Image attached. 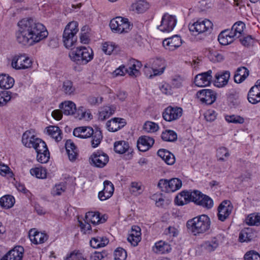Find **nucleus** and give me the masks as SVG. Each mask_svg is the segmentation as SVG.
Wrapping results in <instances>:
<instances>
[{"label": "nucleus", "mask_w": 260, "mask_h": 260, "mask_svg": "<svg viewBox=\"0 0 260 260\" xmlns=\"http://www.w3.org/2000/svg\"><path fill=\"white\" fill-rule=\"evenodd\" d=\"M16 40L19 44L31 46L46 38L48 32L41 23L32 18L23 19L18 23Z\"/></svg>", "instance_id": "nucleus-1"}, {"label": "nucleus", "mask_w": 260, "mask_h": 260, "mask_svg": "<svg viewBox=\"0 0 260 260\" xmlns=\"http://www.w3.org/2000/svg\"><path fill=\"white\" fill-rule=\"evenodd\" d=\"M210 224V218L207 215L203 214L189 220L186 223V226L194 235H197L208 231Z\"/></svg>", "instance_id": "nucleus-2"}, {"label": "nucleus", "mask_w": 260, "mask_h": 260, "mask_svg": "<svg viewBox=\"0 0 260 260\" xmlns=\"http://www.w3.org/2000/svg\"><path fill=\"white\" fill-rule=\"evenodd\" d=\"M93 51L89 47H79L69 53L71 59L78 65H85L93 58Z\"/></svg>", "instance_id": "nucleus-3"}, {"label": "nucleus", "mask_w": 260, "mask_h": 260, "mask_svg": "<svg viewBox=\"0 0 260 260\" xmlns=\"http://www.w3.org/2000/svg\"><path fill=\"white\" fill-rule=\"evenodd\" d=\"M22 143L28 148H34L36 152L49 151L46 143L36 138L30 131H26L22 135Z\"/></svg>", "instance_id": "nucleus-4"}, {"label": "nucleus", "mask_w": 260, "mask_h": 260, "mask_svg": "<svg viewBox=\"0 0 260 260\" xmlns=\"http://www.w3.org/2000/svg\"><path fill=\"white\" fill-rule=\"evenodd\" d=\"M78 26V22L74 21L66 25L63 33L62 40L67 48H72L76 43L77 37L76 35L79 30Z\"/></svg>", "instance_id": "nucleus-5"}, {"label": "nucleus", "mask_w": 260, "mask_h": 260, "mask_svg": "<svg viewBox=\"0 0 260 260\" xmlns=\"http://www.w3.org/2000/svg\"><path fill=\"white\" fill-rule=\"evenodd\" d=\"M110 26L113 31L119 34L128 32L132 28V25L128 19L121 17H117L112 19Z\"/></svg>", "instance_id": "nucleus-6"}, {"label": "nucleus", "mask_w": 260, "mask_h": 260, "mask_svg": "<svg viewBox=\"0 0 260 260\" xmlns=\"http://www.w3.org/2000/svg\"><path fill=\"white\" fill-rule=\"evenodd\" d=\"M193 197L192 202L196 205L200 206L206 209H211L214 205L213 200L208 196L202 193L200 191L194 190L192 191Z\"/></svg>", "instance_id": "nucleus-7"}, {"label": "nucleus", "mask_w": 260, "mask_h": 260, "mask_svg": "<svg viewBox=\"0 0 260 260\" xmlns=\"http://www.w3.org/2000/svg\"><path fill=\"white\" fill-rule=\"evenodd\" d=\"M213 24L208 19L197 21L192 24L189 25V29L192 35L196 36L205 31H210L212 29Z\"/></svg>", "instance_id": "nucleus-8"}, {"label": "nucleus", "mask_w": 260, "mask_h": 260, "mask_svg": "<svg viewBox=\"0 0 260 260\" xmlns=\"http://www.w3.org/2000/svg\"><path fill=\"white\" fill-rule=\"evenodd\" d=\"M32 61L25 55L14 56L12 60L11 66L17 70H25L31 67Z\"/></svg>", "instance_id": "nucleus-9"}, {"label": "nucleus", "mask_w": 260, "mask_h": 260, "mask_svg": "<svg viewBox=\"0 0 260 260\" xmlns=\"http://www.w3.org/2000/svg\"><path fill=\"white\" fill-rule=\"evenodd\" d=\"M109 161L108 155L102 151L93 153L89 157L90 164L97 168H103Z\"/></svg>", "instance_id": "nucleus-10"}, {"label": "nucleus", "mask_w": 260, "mask_h": 260, "mask_svg": "<svg viewBox=\"0 0 260 260\" xmlns=\"http://www.w3.org/2000/svg\"><path fill=\"white\" fill-rule=\"evenodd\" d=\"M177 19L175 16L165 14L161 19V24L157 28L162 32L171 31L176 25Z\"/></svg>", "instance_id": "nucleus-11"}, {"label": "nucleus", "mask_w": 260, "mask_h": 260, "mask_svg": "<svg viewBox=\"0 0 260 260\" xmlns=\"http://www.w3.org/2000/svg\"><path fill=\"white\" fill-rule=\"evenodd\" d=\"M233 206L229 200L222 201L218 207V219L221 221H224L228 219L232 213Z\"/></svg>", "instance_id": "nucleus-12"}, {"label": "nucleus", "mask_w": 260, "mask_h": 260, "mask_svg": "<svg viewBox=\"0 0 260 260\" xmlns=\"http://www.w3.org/2000/svg\"><path fill=\"white\" fill-rule=\"evenodd\" d=\"M198 98L202 104L211 105L216 100V93L211 89H203L197 93Z\"/></svg>", "instance_id": "nucleus-13"}, {"label": "nucleus", "mask_w": 260, "mask_h": 260, "mask_svg": "<svg viewBox=\"0 0 260 260\" xmlns=\"http://www.w3.org/2000/svg\"><path fill=\"white\" fill-rule=\"evenodd\" d=\"M182 114V109L181 108L169 106L165 109L162 117L166 121L171 122L178 119Z\"/></svg>", "instance_id": "nucleus-14"}, {"label": "nucleus", "mask_w": 260, "mask_h": 260, "mask_svg": "<svg viewBox=\"0 0 260 260\" xmlns=\"http://www.w3.org/2000/svg\"><path fill=\"white\" fill-rule=\"evenodd\" d=\"M212 71L208 70L206 72L199 74L195 77L194 83L199 87H204L209 86L212 81Z\"/></svg>", "instance_id": "nucleus-15"}, {"label": "nucleus", "mask_w": 260, "mask_h": 260, "mask_svg": "<svg viewBox=\"0 0 260 260\" xmlns=\"http://www.w3.org/2000/svg\"><path fill=\"white\" fill-rule=\"evenodd\" d=\"M23 253V247L21 246H17L7 252L1 260H22Z\"/></svg>", "instance_id": "nucleus-16"}, {"label": "nucleus", "mask_w": 260, "mask_h": 260, "mask_svg": "<svg viewBox=\"0 0 260 260\" xmlns=\"http://www.w3.org/2000/svg\"><path fill=\"white\" fill-rule=\"evenodd\" d=\"M182 44L181 37L178 35H175L169 38L165 39L162 41L164 47L170 51H173L180 47Z\"/></svg>", "instance_id": "nucleus-17"}, {"label": "nucleus", "mask_w": 260, "mask_h": 260, "mask_svg": "<svg viewBox=\"0 0 260 260\" xmlns=\"http://www.w3.org/2000/svg\"><path fill=\"white\" fill-rule=\"evenodd\" d=\"M247 99L252 104L260 102V80L256 81L255 85L252 86L248 92Z\"/></svg>", "instance_id": "nucleus-18"}, {"label": "nucleus", "mask_w": 260, "mask_h": 260, "mask_svg": "<svg viewBox=\"0 0 260 260\" xmlns=\"http://www.w3.org/2000/svg\"><path fill=\"white\" fill-rule=\"evenodd\" d=\"M113 184L108 180L104 182V188L99 192L98 197L101 201H105L110 198L113 194Z\"/></svg>", "instance_id": "nucleus-19"}, {"label": "nucleus", "mask_w": 260, "mask_h": 260, "mask_svg": "<svg viewBox=\"0 0 260 260\" xmlns=\"http://www.w3.org/2000/svg\"><path fill=\"white\" fill-rule=\"evenodd\" d=\"M154 143L153 138L147 136L140 137L137 141V147L140 151L145 152L150 148Z\"/></svg>", "instance_id": "nucleus-20"}, {"label": "nucleus", "mask_w": 260, "mask_h": 260, "mask_svg": "<svg viewBox=\"0 0 260 260\" xmlns=\"http://www.w3.org/2000/svg\"><path fill=\"white\" fill-rule=\"evenodd\" d=\"M192 191L183 190L176 196L175 202L177 205L183 206L192 202Z\"/></svg>", "instance_id": "nucleus-21"}, {"label": "nucleus", "mask_w": 260, "mask_h": 260, "mask_svg": "<svg viewBox=\"0 0 260 260\" xmlns=\"http://www.w3.org/2000/svg\"><path fill=\"white\" fill-rule=\"evenodd\" d=\"M126 123L123 118H114L107 121L106 126L109 131L115 132L123 127Z\"/></svg>", "instance_id": "nucleus-22"}, {"label": "nucleus", "mask_w": 260, "mask_h": 260, "mask_svg": "<svg viewBox=\"0 0 260 260\" xmlns=\"http://www.w3.org/2000/svg\"><path fill=\"white\" fill-rule=\"evenodd\" d=\"M114 149L115 152L119 154H123L128 151L127 155L129 159L132 156V152L133 151H129L131 149H129V144L125 141L115 142L114 145Z\"/></svg>", "instance_id": "nucleus-23"}, {"label": "nucleus", "mask_w": 260, "mask_h": 260, "mask_svg": "<svg viewBox=\"0 0 260 260\" xmlns=\"http://www.w3.org/2000/svg\"><path fill=\"white\" fill-rule=\"evenodd\" d=\"M141 229L138 226H133L127 237L128 241L134 246H136L141 239Z\"/></svg>", "instance_id": "nucleus-24"}, {"label": "nucleus", "mask_w": 260, "mask_h": 260, "mask_svg": "<svg viewBox=\"0 0 260 260\" xmlns=\"http://www.w3.org/2000/svg\"><path fill=\"white\" fill-rule=\"evenodd\" d=\"M128 64L129 67L127 70H128V74L132 77H137L140 75L139 69L142 67V63L140 61L132 58L129 60Z\"/></svg>", "instance_id": "nucleus-25"}, {"label": "nucleus", "mask_w": 260, "mask_h": 260, "mask_svg": "<svg viewBox=\"0 0 260 260\" xmlns=\"http://www.w3.org/2000/svg\"><path fill=\"white\" fill-rule=\"evenodd\" d=\"M233 36L229 29H225L219 34L218 40L221 45H227L232 43L236 39L235 37Z\"/></svg>", "instance_id": "nucleus-26"}, {"label": "nucleus", "mask_w": 260, "mask_h": 260, "mask_svg": "<svg viewBox=\"0 0 260 260\" xmlns=\"http://www.w3.org/2000/svg\"><path fill=\"white\" fill-rule=\"evenodd\" d=\"M230 77V73L229 71L216 73L214 81L215 85L218 87L225 85L228 82Z\"/></svg>", "instance_id": "nucleus-27"}, {"label": "nucleus", "mask_w": 260, "mask_h": 260, "mask_svg": "<svg viewBox=\"0 0 260 260\" xmlns=\"http://www.w3.org/2000/svg\"><path fill=\"white\" fill-rule=\"evenodd\" d=\"M65 147L69 159L72 161L75 160L76 159L78 152L77 148L74 143L71 140H68L66 141Z\"/></svg>", "instance_id": "nucleus-28"}, {"label": "nucleus", "mask_w": 260, "mask_h": 260, "mask_svg": "<svg viewBox=\"0 0 260 260\" xmlns=\"http://www.w3.org/2000/svg\"><path fill=\"white\" fill-rule=\"evenodd\" d=\"M59 107L62 110V113L67 115H73L76 111L75 104L71 101H66L60 104Z\"/></svg>", "instance_id": "nucleus-29"}, {"label": "nucleus", "mask_w": 260, "mask_h": 260, "mask_svg": "<svg viewBox=\"0 0 260 260\" xmlns=\"http://www.w3.org/2000/svg\"><path fill=\"white\" fill-rule=\"evenodd\" d=\"M153 250L158 254H164L169 252L171 250V247L167 242L159 241L155 244Z\"/></svg>", "instance_id": "nucleus-30"}, {"label": "nucleus", "mask_w": 260, "mask_h": 260, "mask_svg": "<svg viewBox=\"0 0 260 260\" xmlns=\"http://www.w3.org/2000/svg\"><path fill=\"white\" fill-rule=\"evenodd\" d=\"M249 75L248 70L244 67H241L237 69L234 76V81L237 83H242Z\"/></svg>", "instance_id": "nucleus-31"}, {"label": "nucleus", "mask_w": 260, "mask_h": 260, "mask_svg": "<svg viewBox=\"0 0 260 260\" xmlns=\"http://www.w3.org/2000/svg\"><path fill=\"white\" fill-rule=\"evenodd\" d=\"M245 24L242 21H238L234 23L230 31L236 39L239 38L242 35Z\"/></svg>", "instance_id": "nucleus-32"}, {"label": "nucleus", "mask_w": 260, "mask_h": 260, "mask_svg": "<svg viewBox=\"0 0 260 260\" xmlns=\"http://www.w3.org/2000/svg\"><path fill=\"white\" fill-rule=\"evenodd\" d=\"M85 219L87 222H90L93 224L103 223L106 220L100 217V213L98 212H88L85 215Z\"/></svg>", "instance_id": "nucleus-33"}, {"label": "nucleus", "mask_w": 260, "mask_h": 260, "mask_svg": "<svg viewBox=\"0 0 260 260\" xmlns=\"http://www.w3.org/2000/svg\"><path fill=\"white\" fill-rule=\"evenodd\" d=\"M29 237L31 241L35 244L43 243L48 239V236L46 234L36 231L32 234L30 233Z\"/></svg>", "instance_id": "nucleus-34"}, {"label": "nucleus", "mask_w": 260, "mask_h": 260, "mask_svg": "<svg viewBox=\"0 0 260 260\" xmlns=\"http://www.w3.org/2000/svg\"><path fill=\"white\" fill-rule=\"evenodd\" d=\"M47 132L56 142H59L62 139V133L59 127L57 126H49L47 127Z\"/></svg>", "instance_id": "nucleus-35"}, {"label": "nucleus", "mask_w": 260, "mask_h": 260, "mask_svg": "<svg viewBox=\"0 0 260 260\" xmlns=\"http://www.w3.org/2000/svg\"><path fill=\"white\" fill-rule=\"evenodd\" d=\"M14 80L6 75H0V87L3 89H10L13 87Z\"/></svg>", "instance_id": "nucleus-36"}, {"label": "nucleus", "mask_w": 260, "mask_h": 260, "mask_svg": "<svg viewBox=\"0 0 260 260\" xmlns=\"http://www.w3.org/2000/svg\"><path fill=\"white\" fill-rule=\"evenodd\" d=\"M17 96V93H12L9 91H2L0 93V107L6 106L12 99Z\"/></svg>", "instance_id": "nucleus-37"}, {"label": "nucleus", "mask_w": 260, "mask_h": 260, "mask_svg": "<svg viewBox=\"0 0 260 260\" xmlns=\"http://www.w3.org/2000/svg\"><path fill=\"white\" fill-rule=\"evenodd\" d=\"M218 240L214 238L211 240L204 242L201 246L205 251L211 252L214 251L218 247Z\"/></svg>", "instance_id": "nucleus-38"}, {"label": "nucleus", "mask_w": 260, "mask_h": 260, "mask_svg": "<svg viewBox=\"0 0 260 260\" xmlns=\"http://www.w3.org/2000/svg\"><path fill=\"white\" fill-rule=\"evenodd\" d=\"M109 242L108 240L104 237H94L92 238L90 241V245L93 248H98L105 246Z\"/></svg>", "instance_id": "nucleus-39"}, {"label": "nucleus", "mask_w": 260, "mask_h": 260, "mask_svg": "<svg viewBox=\"0 0 260 260\" xmlns=\"http://www.w3.org/2000/svg\"><path fill=\"white\" fill-rule=\"evenodd\" d=\"M115 107L113 106L104 107L99 112V119L104 121L112 115L115 111Z\"/></svg>", "instance_id": "nucleus-40"}, {"label": "nucleus", "mask_w": 260, "mask_h": 260, "mask_svg": "<svg viewBox=\"0 0 260 260\" xmlns=\"http://www.w3.org/2000/svg\"><path fill=\"white\" fill-rule=\"evenodd\" d=\"M247 224L251 226L260 225V213H254L248 215L245 219Z\"/></svg>", "instance_id": "nucleus-41"}, {"label": "nucleus", "mask_w": 260, "mask_h": 260, "mask_svg": "<svg viewBox=\"0 0 260 260\" xmlns=\"http://www.w3.org/2000/svg\"><path fill=\"white\" fill-rule=\"evenodd\" d=\"M14 203V197L10 195H6L0 198V205L7 209L11 208Z\"/></svg>", "instance_id": "nucleus-42"}, {"label": "nucleus", "mask_w": 260, "mask_h": 260, "mask_svg": "<svg viewBox=\"0 0 260 260\" xmlns=\"http://www.w3.org/2000/svg\"><path fill=\"white\" fill-rule=\"evenodd\" d=\"M76 88L73 85V83L69 80H66L63 81L62 87V91L67 95H72L74 94Z\"/></svg>", "instance_id": "nucleus-43"}, {"label": "nucleus", "mask_w": 260, "mask_h": 260, "mask_svg": "<svg viewBox=\"0 0 260 260\" xmlns=\"http://www.w3.org/2000/svg\"><path fill=\"white\" fill-rule=\"evenodd\" d=\"M129 191L131 194L137 196L141 194L143 191V188L141 182H132L129 187Z\"/></svg>", "instance_id": "nucleus-44"}, {"label": "nucleus", "mask_w": 260, "mask_h": 260, "mask_svg": "<svg viewBox=\"0 0 260 260\" xmlns=\"http://www.w3.org/2000/svg\"><path fill=\"white\" fill-rule=\"evenodd\" d=\"M91 136L92 138L91 140L92 147L95 148L101 143L103 139L102 132L99 128H96L95 131H93V134Z\"/></svg>", "instance_id": "nucleus-45"}, {"label": "nucleus", "mask_w": 260, "mask_h": 260, "mask_svg": "<svg viewBox=\"0 0 260 260\" xmlns=\"http://www.w3.org/2000/svg\"><path fill=\"white\" fill-rule=\"evenodd\" d=\"M30 173L38 178L44 179L46 177L47 172L46 170L41 167L32 168L30 170Z\"/></svg>", "instance_id": "nucleus-46"}, {"label": "nucleus", "mask_w": 260, "mask_h": 260, "mask_svg": "<svg viewBox=\"0 0 260 260\" xmlns=\"http://www.w3.org/2000/svg\"><path fill=\"white\" fill-rule=\"evenodd\" d=\"M161 138L164 141L174 142L177 139V134L172 130H166L162 133Z\"/></svg>", "instance_id": "nucleus-47"}, {"label": "nucleus", "mask_w": 260, "mask_h": 260, "mask_svg": "<svg viewBox=\"0 0 260 260\" xmlns=\"http://www.w3.org/2000/svg\"><path fill=\"white\" fill-rule=\"evenodd\" d=\"M149 4L145 1H139L133 5V9L139 13H143L149 8Z\"/></svg>", "instance_id": "nucleus-48"}, {"label": "nucleus", "mask_w": 260, "mask_h": 260, "mask_svg": "<svg viewBox=\"0 0 260 260\" xmlns=\"http://www.w3.org/2000/svg\"><path fill=\"white\" fill-rule=\"evenodd\" d=\"M252 233L249 229H244L240 233L239 239L241 242L250 241L252 239Z\"/></svg>", "instance_id": "nucleus-49"}, {"label": "nucleus", "mask_w": 260, "mask_h": 260, "mask_svg": "<svg viewBox=\"0 0 260 260\" xmlns=\"http://www.w3.org/2000/svg\"><path fill=\"white\" fill-rule=\"evenodd\" d=\"M143 129L148 133H154L158 129V126L154 122L147 121L143 126Z\"/></svg>", "instance_id": "nucleus-50"}, {"label": "nucleus", "mask_w": 260, "mask_h": 260, "mask_svg": "<svg viewBox=\"0 0 260 260\" xmlns=\"http://www.w3.org/2000/svg\"><path fill=\"white\" fill-rule=\"evenodd\" d=\"M229 155V151L225 147H220L217 150L216 156L219 160L225 161L226 159L224 157L227 158Z\"/></svg>", "instance_id": "nucleus-51"}, {"label": "nucleus", "mask_w": 260, "mask_h": 260, "mask_svg": "<svg viewBox=\"0 0 260 260\" xmlns=\"http://www.w3.org/2000/svg\"><path fill=\"white\" fill-rule=\"evenodd\" d=\"M226 121L230 123L242 124L244 123V119L242 117L238 115H232L225 116Z\"/></svg>", "instance_id": "nucleus-52"}, {"label": "nucleus", "mask_w": 260, "mask_h": 260, "mask_svg": "<svg viewBox=\"0 0 260 260\" xmlns=\"http://www.w3.org/2000/svg\"><path fill=\"white\" fill-rule=\"evenodd\" d=\"M115 260H125L127 254L126 251L122 248H118L114 251Z\"/></svg>", "instance_id": "nucleus-53"}, {"label": "nucleus", "mask_w": 260, "mask_h": 260, "mask_svg": "<svg viewBox=\"0 0 260 260\" xmlns=\"http://www.w3.org/2000/svg\"><path fill=\"white\" fill-rule=\"evenodd\" d=\"M37 158L38 161L42 164L47 162L50 158L49 152H37Z\"/></svg>", "instance_id": "nucleus-54"}, {"label": "nucleus", "mask_w": 260, "mask_h": 260, "mask_svg": "<svg viewBox=\"0 0 260 260\" xmlns=\"http://www.w3.org/2000/svg\"><path fill=\"white\" fill-rule=\"evenodd\" d=\"M245 260H260V255L254 251L247 252L244 255Z\"/></svg>", "instance_id": "nucleus-55"}, {"label": "nucleus", "mask_w": 260, "mask_h": 260, "mask_svg": "<svg viewBox=\"0 0 260 260\" xmlns=\"http://www.w3.org/2000/svg\"><path fill=\"white\" fill-rule=\"evenodd\" d=\"M170 183H171L174 191L180 189L182 186L181 180L176 178L170 179Z\"/></svg>", "instance_id": "nucleus-56"}, {"label": "nucleus", "mask_w": 260, "mask_h": 260, "mask_svg": "<svg viewBox=\"0 0 260 260\" xmlns=\"http://www.w3.org/2000/svg\"><path fill=\"white\" fill-rule=\"evenodd\" d=\"M114 49V45L110 42H105L103 45V51L107 54H111Z\"/></svg>", "instance_id": "nucleus-57"}, {"label": "nucleus", "mask_w": 260, "mask_h": 260, "mask_svg": "<svg viewBox=\"0 0 260 260\" xmlns=\"http://www.w3.org/2000/svg\"><path fill=\"white\" fill-rule=\"evenodd\" d=\"M64 191V186L62 184L56 185L52 189L51 194L53 196H59Z\"/></svg>", "instance_id": "nucleus-58"}, {"label": "nucleus", "mask_w": 260, "mask_h": 260, "mask_svg": "<svg viewBox=\"0 0 260 260\" xmlns=\"http://www.w3.org/2000/svg\"><path fill=\"white\" fill-rule=\"evenodd\" d=\"M241 43L245 47H249L253 43V38L251 36L248 35L243 38L240 39Z\"/></svg>", "instance_id": "nucleus-59"}, {"label": "nucleus", "mask_w": 260, "mask_h": 260, "mask_svg": "<svg viewBox=\"0 0 260 260\" xmlns=\"http://www.w3.org/2000/svg\"><path fill=\"white\" fill-rule=\"evenodd\" d=\"M83 107H80L78 110L76 109L77 115L75 117L79 119H82V118H85L86 116H87L88 118H90V116H92L91 114L86 113L83 111Z\"/></svg>", "instance_id": "nucleus-60"}, {"label": "nucleus", "mask_w": 260, "mask_h": 260, "mask_svg": "<svg viewBox=\"0 0 260 260\" xmlns=\"http://www.w3.org/2000/svg\"><path fill=\"white\" fill-rule=\"evenodd\" d=\"M81 127L83 129V132H82V134L83 136L82 139L89 138L93 135V129L92 127L89 126H82Z\"/></svg>", "instance_id": "nucleus-61"}, {"label": "nucleus", "mask_w": 260, "mask_h": 260, "mask_svg": "<svg viewBox=\"0 0 260 260\" xmlns=\"http://www.w3.org/2000/svg\"><path fill=\"white\" fill-rule=\"evenodd\" d=\"M209 57L213 61H220L223 60V55L217 51H212L210 52Z\"/></svg>", "instance_id": "nucleus-62"}, {"label": "nucleus", "mask_w": 260, "mask_h": 260, "mask_svg": "<svg viewBox=\"0 0 260 260\" xmlns=\"http://www.w3.org/2000/svg\"><path fill=\"white\" fill-rule=\"evenodd\" d=\"M165 234L170 236L176 237L178 234V230L175 227L170 226L165 230Z\"/></svg>", "instance_id": "nucleus-63"}, {"label": "nucleus", "mask_w": 260, "mask_h": 260, "mask_svg": "<svg viewBox=\"0 0 260 260\" xmlns=\"http://www.w3.org/2000/svg\"><path fill=\"white\" fill-rule=\"evenodd\" d=\"M65 260H86L80 253L73 252Z\"/></svg>", "instance_id": "nucleus-64"}]
</instances>
